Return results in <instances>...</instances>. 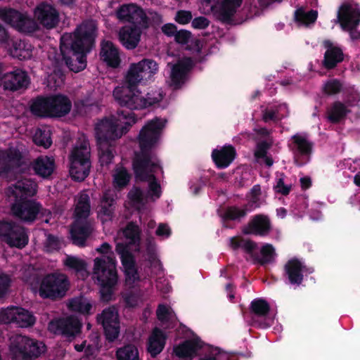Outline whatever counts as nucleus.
Returning <instances> with one entry per match:
<instances>
[{
  "label": "nucleus",
  "mask_w": 360,
  "mask_h": 360,
  "mask_svg": "<svg viewBox=\"0 0 360 360\" xmlns=\"http://www.w3.org/2000/svg\"><path fill=\"white\" fill-rule=\"evenodd\" d=\"M167 120L155 117L148 121L140 130L138 142L140 150L135 153L132 168L136 180L146 182L154 178L155 173L164 171L155 149L160 140Z\"/></svg>",
  "instance_id": "obj_1"
},
{
  "label": "nucleus",
  "mask_w": 360,
  "mask_h": 360,
  "mask_svg": "<svg viewBox=\"0 0 360 360\" xmlns=\"http://www.w3.org/2000/svg\"><path fill=\"white\" fill-rule=\"evenodd\" d=\"M96 26L92 20L85 21L75 32L65 33L60 37L61 63L64 62L70 71L79 72L86 66V53L95 43Z\"/></svg>",
  "instance_id": "obj_2"
},
{
  "label": "nucleus",
  "mask_w": 360,
  "mask_h": 360,
  "mask_svg": "<svg viewBox=\"0 0 360 360\" xmlns=\"http://www.w3.org/2000/svg\"><path fill=\"white\" fill-rule=\"evenodd\" d=\"M96 251L102 255L94 259V275L100 285V298L102 302H108L115 300V292L118 281L117 260L112 246L107 242L103 243Z\"/></svg>",
  "instance_id": "obj_3"
},
{
  "label": "nucleus",
  "mask_w": 360,
  "mask_h": 360,
  "mask_svg": "<svg viewBox=\"0 0 360 360\" xmlns=\"http://www.w3.org/2000/svg\"><path fill=\"white\" fill-rule=\"evenodd\" d=\"M136 120L134 112L118 109L116 115L104 117L96 124V142L114 143L115 140L127 134Z\"/></svg>",
  "instance_id": "obj_4"
},
{
  "label": "nucleus",
  "mask_w": 360,
  "mask_h": 360,
  "mask_svg": "<svg viewBox=\"0 0 360 360\" xmlns=\"http://www.w3.org/2000/svg\"><path fill=\"white\" fill-rule=\"evenodd\" d=\"M113 96L122 107H126L129 111L147 108L159 103L163 98L162 91L157 89H151L143 96L138 88H115Z\"/></svg>",
  "instance_id": "obj_5"
},
{
  "label": "nucleus",
  "mask_w": 360,
  "mask_h": 360,
  "mask_svg": "<svg viewBox=\"0 0 360 360\" xmlns=\"http://www.w3.org/2000/svg\"><path fill=\"white\" fill-rule=\"evenodd\" d=\"M158 71V64L153 59L143 58L138 63H132L124 77L123 85L120 88L135 89L139 84H146L153 80Z\"/></svg>",
  "instance_id": "obj_6"
},
{
  "label": "nucleus",
  "mask_w": 360,
  "mask_h": 360,
  "mask_svg": "<svg viewBox=\"0 0 360 360\" xmlns=\"http://www.w3.org/2000/svg\"><path fill=\"white\" fill-rule=\"evenodd\" d=\"M41 342L22 335H15L11 339L9 346L13 360H33L44 351Z\"/></svg>",
  "instance_id": "obj_7"
},
{
  "label": "nucleus",
  "mask_w": 360,
  "mask_h": 360,
  "mask_svg": "<svg viewBox=\"0 0 360 360\" xmlns=\"http://www.w3.org/2000/svg\"><path fill=\"white\" fill-rule=\"evenodd\" d=\"M70 285L69 279L65 274L57 272L49 274L42 279L39 294L44 299L61 300L66 295Z\"/></svg>",
  "instance_id": "obj_8"
},
{
  "label": "nucleus",
  "mask_w": 360,
  "mask_h": 360,
  "mask_svg": "<svg viewBox=\"0 0 360 360\" xmlns=\"http://www.w3.org/2000/svg\"><path fill=\"white\" fill-rule=\"evenodd\" d=\"M70 161V176L75 181H83L89 176L91 168L90 151L85 142L73 148Z\"/></svg>",
  "instance_id": "obj_9"
},
{
  "label": "nucleus",
  "mask_w": 360,
  "mask_h": 360,
  "mask_svg": "<svg viewBox=\"0 0 360 360\" xmlns=\"http://www.w3.org/2000/svg\"><path fill=\"white\" fill-rule=\"evenodd\" d=\"M0 238L9 247L21 250L29 243L28 230L13 221H0Z\"/></svg>",
  "instance_id": "obj_10"
},
{
  "label": "nucleus",
  "mask_w": 360,
  "mask_h": 360,
  "mask_svg": "<svg viewBox=\"0 0 360 360\" xmlns=\"http://www.w3.org/2000/svg\"><path fill=\"white\" fill-rule=\"evenodd\" d=\"M11 204L13 216L25 223L34 222L42 207L41 204L35 200L22 198L8 199Z\"/></svg>",
  "instance_id": "obj_11"
},
{
  "label": "nucleus",
  "mask_w": 360,
  "mask_h": 360,
  "mask_svg": "<svg viewBox=\"0 0 360 360\" xmlns=\"http://www.w3.org/2000/svg\"><path fill=\"white\" fill-rule=\"evenodd\" d=\"M0 19L20 32L33 33L38 30L34 20L13 8H0Z\"/></svg>",
  "instance_id": "obj_12"
},
{
  "label": "nucleus",
  "mask_w": 360,
  "mask_h": 360,
  "mask_svg": "<svg viewBox=\"0 0 360 360\" xmlns=\"http://www.w3.org/2000/svg\"><path fill=\"white\" fill-rule=\"evenodd\" d=\"M338 19L343 30L349 32L353 41L360 40V30L356 27L360 24V10L349 4H343L339 8Z\"/></svg>",
  "instance_id": "obj_13"
},
{
  "label": "nucleus",
  "mask_w": 360,
  "mask_h": 360,
  "mask_svg": "<svg viewBox=\"0 0 360 360\" xmlns=\"http://www.w3.org/2000/svg\"><path fill=\"white\" fill-rule=\"evenodd\" d=\"M314 271L313 267L307 266L297 257L288 260L283 267V277L287 283L300 286L304 281V277Z\"/></svg>",
  "instance_id": "obj_14"
},
{
  "label": "nucleus",
  "mask_w": 360,
  "mask_h": 360,
  "mask_svg": "<svg viewBox=\"0 0 360 360\" xmlns=\"http://www.w3.org/2000/svg\"><path fill=\"white\" fill-rule=\"evenodd\" d=\"M117 18L122 22H128L132 27L148 28L149 18L143 9L136 4H123L116 12Z\"/></svg>",
  "instance_id": "obj_15"
},
{
  "label": "nucleus",
  "mask_w": 360,
  "mask_h": 360,
  "mask_svg": "<svg viewBox=\"0 0 360 360\" xmlns=\"http://www.w3.org/2000/svg\"><path fill=\"white\" fill-rule=\"evenodd\" d=\"M98 323L101 324L104 330V334L108 342L115 341L120 334V321L117 308L110 306L104 309L96 316Z\"/></svg>",
  "instance_id": "obj_16"
},
{
  "label": "nucleus",
  "mask_w": 360,
  "mask_h": 360,
  "mask_svg": "<svg viewBox=\"0 0 360 360\" xmlns=\"http://www.w3.org/2000/svg\"><path fill=\"white\" fill-rule=\"evenodd\" d=\"M292 143L288 145L293 155L294 163L297 167H302L310 160L313 152L314 143L299 134L291 136Z\"/></svg>",
  "instance_id": "obj_17"
},
{
  "label": "nucleus",
  "mask_w": 360,
  "mask_h": 360,
  "mask_svg": "<svg viewBox=\"0 0 360 360\" xmlns=\"http://www.w3.org/2000/svg\"><path fill=\"white\" fill-rule=\"evenodd\" d=\"M115 251L120 256L127 281H130L133 283L139 281L140 280V276L139 274L136 258L130 251L129 245L127 243H118L116 244Z\"/></svg>",
  "instance_id": "obj_18"
},
{
  "label": "nucleus",
  "mask_w": 360,
  "mask_h": 360,
  "mask_svg": "<svg viewBox=\"0 0 360 360\" xmlns=\"http://www.w3.org/2000/svg\"><path fill=\"white\" fill-rule=\"evenodd\" d=\"M82 326V323L77 317L70 316L50 321L49 329L56 335L74 338L81 333Z\"/></svg>",
  "instance_id": "obj_19"
},
{
  "label": "nucleus",
  "mask_w": 360,
  "mask_h": 360,
  "mask_svg": "<svg viewBox=\"0 0 360 360\" xmlns=\"http://www.w3.org/2000/svg\"><path fill=\"white\" fill-rule=\"evenodd\" d=\"M34 13L39 25L46 30L55 28L59 23V12L54 6L49 3L39 4L36 6Z\"/></svg>",
  "instance_id": "obj_20"
},
{
  "label": "nucleus",
  "mask_w": 360,
  "mask_h": 360,
  "mask_svg": "<svg viewBox=\"0 0 360 360\" xmlns=\"http://www.w3.org/2000/svg\"><path fill=\"white\" fill-rule=\"evenodd\" d=\"M94 231L93 220L75 219L70 226V234L73 245L84 247Z\"/></svg>",
  "instance_id": "obj_21"
},
{
  "label": "nucleus",
  "mask_w": 360,
  "mask_h": 360,
  "mask_svg": "<svg viewBox=\"0 0 360 360\" xmlns=\"http://www.w3.org/2000/svg\"><path fill=\"white\" fill-rule=\"evenodd\" d=\"M272 229L271 221L268 215L257 214L251 217L246 225L242 228L245 235L266 236Z\"/></svg>",
  "instance_id": "obj_22"
},
{
  "label": "nucleus",
  "mask_w": 360,
  "mask_h": 360,
  "mask_svg": "<svg viewBox=\"0 0 360 360\" xmlns=\"http://www.w3.org/2000/svg\"><path fill=\"white\" fill-rule=\"evenodd\" d=\"M193 67L191 58L184 57L179 59L173 65L171 70L170 79L172 86L175 89H179L186 82L191 70Z\"/></svg>",
  "instance_id": "obj_23"
},
{
  "label": "nucleus",
  "mask_w": 360,
  "mask_h": 360,
  "mask_svg": "<svg viewBox=\"0 0 360 360\" xmlns=\"http://www.w3.org/2000/svg\"><path fill=\"white\" fill-rule=\"evenodd\" d=\"M37 191V184L30 179H22L14 185L10 186L6 191L8 199L22 198H30Z\"/></svg>",
  "instance_id": "obj_24"
},
{
  "label": "nucleus",
  "mask_w": 360,
  "mask_h": 360,
  "mask_svg": "<svg viewBox=\"0 0 360 360\" xmlns=\"http://www.w3.org/2000/svg\"><path fill=\"white\" fill-rule=\"evenodd\" d=\"M322 45L326 49L322 65L327 70H333L344 60L343 51L341 47L334 45L330 39H325Z\"/></svg>",
  "instance_id": "obj_25"
},
{
  "label": "nucleus",
  "mask_w": 360,
  "mask_h": 360,
  "mask_svg": "<svg viewBox=\"0 0 360 360\" xmlns=\"http://www.w3.org/2000/svg\"><path fill=\"white\" fill-rule=\"evenodd\" d=\"M1 81L4 89L11 91L27 88L29 84L27 73L20 69L4 74Z\"/></svg>",
  "instance_id": "obj_26"
},
{
  "label": "nucleus",
  "mask_w": 360,
  "mask_h": 360,
  "mask_svg": "<svg viewBox=\"0 0 360 360\" xmlns=\"http://www.w3.org/2000/svg\"><path fill=\"white\" fill-rule=\"evenodd\" d=\"M243 0H221L218 8L214 10L216 18L224 24H232L233 17Z\"/></svg>",
  "instance_id": "obj_27"
},
{
  "label": "nucleus",
  "mask_w": 360,
  "mask_h": 360,
  "mask_svg": "<svg viewBox=\"0 0 360 360\" xmlns=\"http://www.w3.org/2000/svg\"><path fill=\"white\" fill-rule=\"evenodd\" d=\"M212 159L218 169L227 168L236 157V148L231 145H225L220 149H214Z\"/></svg>",
  "instance_id": "obj_28"
},
{
  "label": "nucleus",
  "mask_w": 360,
  "mask_h": 360,
  "mask_svg": "<svg viewBox=\"0 0 360 360\" xmlns=\"http://www.w3.org/2000/svg\"><path fill=\"white\" fill-rule=\"evenodd\" d=\"M51 118L63 117L70 112L72 102L65 95L61 94L50 95Z\"/></svg>",
  "instance_id": "obj_29"
},
{
  "label": "nucleus",
  "mask_w": 360,
  "mask_h": 360,
  "mask_svg": "<svg viewBox=\"0 0 360 360\" xmlns=\"http://www.w3.org/2000/svg\"><path fill=\"white\" fill-rule=\"evenodd\" d=\"M100 58L108 67L117 68L120 66L121 59L118 49L110 41H103L101 44Z\"/></svg>",
  "instance_id": "obj_30"
},
{
  "label": "nucleus",
  "mask_w": 360,
  "mask_h": 360,
  "mask_svg": "<svg viewBox=\"0 0 360 360\" xmlns=\"http://www.w3.org/2000/svg\"><path fill=\"white\" fill-rule=\"evenodd\" d=\"M142 27L125 26L119 33V39L124 47L128 50L134 49L141 39Z\"/></svg>",
  "instance_id": "obj_31"
},
{
  "label": "nucleus",
  "mask_w": 360,
  "mask_h": 360,
  "mask_svg": "<svg viewBox=\"0 0 360 360\" xmlns=\"http://www.w3.org/2000/svg\"><path fill=\"white\" fill-rule=\"evenodd\" d=\"M49 96H37L30 101V111L39 118H51Z\"/></svg>",
  "instance_id": "obj_32"
},
{
  "label": "nucleus",
  "mask_w": 360,
  "mask_h": 360,
  "mask_svg": "<svg viewBox=\"0 0 360 360\" xmlns=\"http://www.w3.org/2000/svg\"><path fill=\"white\" fill-rule=\"evenodd\" d=\"M198 339L186 340L173 348V353L179 359H191L197 352L202 348Z\"/></svg>",
  "instance_id": "obj_33"
},
{
  "label": "nucleus",
  "mask_w": 360,
  "mask_h": 360,
  "mask_svg": "<svg viewBox=\"0 0 360 360\" xmlns=\"http://www.w3.org/2000/svg\"><path fill=\"white\" fill-rule=\"evenodd\" d=\"M166 338L161 329H153L147 342V351L151 357L155 358L162 352L166 344Z\"/></svg>",
  "instance_id": "obj_34"
},
{
  "label": "nucleus",
  "mask_w": 360,
  "mask_h": 360,
  "mask_svg": "<svg viewBox=\"0 0 360 360\" xmlns=\"http://www.w3.org/2000/svg\"><path fill=\"white\" fill-rule=\"evenodd\" d=\"M115 200L110 192L105 191L101 198L98 215L103 223L112 220L115 210Z\"/></svg>",
  "instance_id": "obj_35"
},
{
  "label": "nucleus",
  "mask_w": 360,
  "mask_h": 360,
  "mask_svg": "<svg viewBox=\"0 0 360 360\" xmlns=\"http://www.w3.org/2000/svg\"><path fill=\"white\" fill-rule=\"evenodd\" d=\"M32 169L39 176L49 178L55 169L54 159L48 156H39L33 162Z\"/></svg>",
  "instance_id": "obj_36"
},
{
  "label": "nucleus",
  "mask_w": 360,
  "mask_h": 360,
  "mask_svg": "<svg viewBox=\"0 0 360 360\" xmlns=\"http://www.w3.org/2000/svg\"><path fill=\"white\" fill-rule=\"evenodd\" d=\"M351 112L347 106L340 101L333 102L327 111V119L332 124H338L344 120Z\"/></svg>",
  "instance_id": "obj_37"
},
{
  "label": "nucleus",
  "mask_w": 360,
  "mask_h": 360,
  "mask_svg": "<svg viewBox=\"0 0 360 360\" xmlns=\"http://www.w3.org/2000/svg\"><path fill=\"white\" fill-rule=\"evenodd\" d=\"M141 230L136 222L129 221L123 229L124 236L129 240L127 243L130 245L135 246V252H139L141 249Z\"/></svg>",
  "instance_id": "obj_38"
},
{
  "label": "nucleus",
  "mask_w": 360,
  "mask_h": 360,
  "mask_svg": "<svg viewBox=\"0 0 360 360\" xmlns=\"http://www.w3.org/2000/svg\"><path fill=\"white\" fill-rule=\"evenodd\" d=\"M91 212L90 198L86 193L79 195L75 210V219L91 220L89 218Z\"/></svg>",
  "instance_id": "obj_39"
},
{
  "label": "nucleus",
  "mask_w": 360,
  "mask_h": 360,
  "mask_svg": "<svg viewBox=\"0 0 360 360\" xmlns=\"http://www.w3.org/2000/svg\"><path fill=\"white\" fill-rule=\"evenodd\" d=\"M99 162L102 166L110 165L115 157L114 143L97 142Z\"/></svg>",
  "instance_id": "obj_40"
},
{
  "label": "nucleus",
  "mask_w": 360,
  "mask_h": 360,
  "mask_svg": "<svg viewBox=\"0 0 360 360\" xmlns=\"http://www.w3.org/2000/svg\"><path fill=\"white\" fill-rule=\"evenodd\" d=\"M68 308L72 311L88 315L91 314L92 304L86 297L79 296L75 297L69 301Z\"/></svg>",
  "instance_id": "obj_41"
},
{
  "label": "nucleus",
  "mask_w": 360,
  "mask_h": 360,
  "mask_svg": "<svg viewBox=\"0 0 360 360\" xmlns=\"http://www.w3.org/2000/svg\"><path fill=\"white\" fill-rule=\"evenodd\" d=\"M11 55L20 60H27L32 56V51L27 47V44L22 40H16L13 42L10 49Z\"/></svg>",
  "instance_id": "obj_42"
},
{
  "label": "nucleus",
  "mask_w": 360,
  "mask_h": 360,
  "mask_svg": "<svg viewBox=\"0 0 360 360\" xmlns=\"http://www.w3.org/2000/svg\"><path fill=\"white\" fill-rule=\"evenodd\" d=\"M16 310V320L14 323L19 327L27 328L32 326L35 323L36 319L30 311L20 307H17Z\"/></svg>",
  "instance_id": "obj_43"
},
{
  "label": "nucleus",
  "mask_w": 360,
  "mask_h": 360,
  "mask_svg": "<svg viewBox=\"0 0 360 360\" xmlns=\"http://www.w3.org/2000/svg\"><path fill=\"white\" fill-rule=\"evenodd\" d=\"M250 309L257 319L265 318L270 311V305L265 300L256 298L251 302Z\"/></svg>",
  "instance_id": "obj_44"
},
{
  "label": "nucleus",
  "mask_w": 360,
  "mask_h": 360,
  "mask_svg": "<svg viewBox=\"0 0 360 360\" xmlns=\"http://www.w3.org/2000/svg\"><path fill=\"white\" fill-rule=\"evenodd\" d=\"M131 179V174L125 167L117 169L113 174L112 184L117 191H122L129 184Z\"/></svg>",
  "instance_id": "obj_45"
},
{
  "label": "nucleus",
  "mask_w": 360,
  "mask_h": 360,
  "mask_svg": "<svg viewBox=\"0 0 360 360\" xmlns=\"http://www.w3.org/2000/svg\"><path fill=\"white\" fill-rule=\"evenodd\" d=\"M344 91V82L339 79H329L322 86V92L328 96L338 95Z\"/></svg>",
  "instance_id": "obj_46"
},
{
  "label": "nucleus",
  "mask_w": 360,
  "mask_h": 360,
  "mask_svg": "<svg viewBox=\"0 0 360 360\" xmlns=\"http://www.w3.org/2000/svg\"><path fill=\"white\" fill-rule=\"evenodd\" d=\"M318 17V12L315 10H310L309 11L305 12L303 9L299 8L295 12V20L297 22L309 25L314 24Z\"/></svg>",
  "instance_id": "obj_47"
},
{
  "label": "nucleus",
  "mask_w": 360,
  "mask_h": 360,
  "mask_svg": "<svg viewBox=\"0 0 360 360\" xmlns=\"http://www.w3.org/2000/svg\"><path fill=\"white\" fill-rule=\"evenodd\" d=\"M116 356L117 360H139L138 349L131 344L118 349Z\"/></svg>",
  "instance_id": "obj_48"
},
{
  "label": "nucleus",
  "mask_w": 360,
  "mask_h": 360,
  "mask_svg": "<svg viewBox=\"0 0 360 360\" xmlns=\"http://www.w3.org/2000/svg\"><path fill=\"white\" fill-rule=\"evenodd\" d=\"M34 143L44 148H48L52 143L50 131L46 129H37L33 136Z\"/></svg>",
  "instance_id": "obj_49"
},
{
  "label": "nucleus",
  "mask_w": 360,
  "mask_h": 360,
  "mask_svg": "<svg viewBox=\"0 0 360 360\" xmlns=\"http://www.w3.org/2000/svg\"><path fill=\"white\" fill-rule=\"evenodd\" d=\"M262 257L257 259L259 264L264 266L266 264L271 263L274 258L275 249L271 244H265L263 245L260 250Z\"/></svg>",
  "instance_id": "obj_50"
},
{
  "label": "nucleus",
  "mask_w": 360,
  "mask_h": 360,
  "mask_svg": "<svg viewBox=\"0 0 360 360\" xmlns=\"http://www.w3.org/2000/svg\"><path fill=\"white\" fill-rule=\"evenodd\" d=\"M245 216V211H244L243 208H239L236 206H231L227 207L222 218L224 221H235L240 220Z\"/></svg>",
  "instance_id": "obj_51"
},
{
  "label": "nucleus",
  "mask_w": 360,
  "mask_h": 360,
  "mask_svg": "<svg viewBox=\"0 0 360 360\" xmlns=\"http://www.w3.org/2000/svg\"><path fill=\"white\" fill-rule=\"evenodd\" d=\"M17 307L10 306L7 308H2L0 309V323H14L16 320L15 312Z\"/></svg>",
  "instance_id": "obj_52"
},
{
  "label": "nucleus",
  "mask_w": 360,
  "mask_h": 360,
  "mask_svg": "<svg viewBox=\"0 0 360 360\" xmlns=\"http://www.w3.org/2000/svg\"><path fill=\"white\" fill-rule=\"evenodd\" d=\"M64 264L67 267L77 272L84 271L86 267V264L83 259L73 256H68Z\"/></svg>",
  "instance_id": "obj_53"
},
{
  "label": "nucleus",
  "mask_w": 360,
  "mask_h": 360,
  "mask_svg": "<svg viewBox=\"0 0 360 360\" xmlns=\"http://www.w3.org/2000/svg\"><path fill=\"white\" fill-rule=\"evenodd\" d=\"M127 197L134 205H141L143 203V193L139 187L134 186L129 191Z\"/></svg>",
  "instance_id": "obj_54"
},
{
  "label": "nucleus",
  "mask_w": 360,
  "mask_h": 360,
  "mask_svg": "<svg viewBox=\"0 0 360 360\" xmlns=\"http://www.w3.org/2000/svg\"><path fill=\"white\" fill-rule=\"evenodd\" d=\"M283 176L284 174L282 173L281 177L276 179V184L274 186V190L276 193L288 195L292 189V186L284 184Z\"/></svg>",
  "instance_id": "obj_55"
},
{
  "label": "nucleus",
  "mask_w": 360,
  "mask_h": 360,
  "mask_svg": "<svg viewBox=\"0 0 360 360\" xmlns=\"http://www.w3.org/2000/svg\"><path fill=\"white\" fill-rule=\"evenodd\" d=\"M272 143L267 141H262L257 143L255 151V157L257 159H261L266 157L268 150L271 147Z\"/></svg>",
  "instance_id": "obj_56"
},
{
  "label": "nucleus",
  "mask_w": 360,
  "mask_h": 360,
  "mask_svg": "<svg viewBox=\"0 0 360 360\" xmlns=\"http://www.w3.org/2000/svg\"><path fill=\"white\" fill-rule=\"evenodd\" d=\"M193 18L191 11L186 10H179L176 11L174 18L175 21L180 25H186L189 23Z\"/></svg>",
  "instance_id": "obj_57"
},
{
  "label": "nucleus",
  "mask_w": 360,
  "mask_h": 360,
  "mask_svg": "<svg viewBox=\"0 0 360 360\" xmlns=\"http://www.w3.org/2000/svg\"><path fill=\"white\" fill-rule=\"evenodd\" d=\"M44 247L47 252H53L54 250H59L60 242L58 237L51 233L48 234L44 243Z\"/></svg>",
  "instance_id": "obj_58"
},
{
  "label": "nucleus",
  "mask_w": 360,
  "mask_h": 360,
  "mask_svg": "<svg viewBox=\"0 0 360 360\" xmlns=\"http://www.w3.org/2000/svg\"><path fill=\"white\" fill-rule=\"evenodd\" d=\"M192 33L190 31L181 30L174 34V39L176 43L184 45L189 42Z\"/></svg>",
  "instance_id": "obj_59"
},
{
  "label": "nucleus",
  "mask_w": 360,
  "mask_h": 360,
  "mask_svg": "<svg viewBox=\"0 0 360 360\" xmlns=\"http://www.w3.org/2000/svg\"><path fill=\"white\" fill-rule=\"evenodd\" d=\"M11 282V278L8 275H0V299L7 293Z\"/></svg>",
  "instance_id": "obj_60"
},
{
  "label": "nucleus",
  "mask_w": 360,
  "mask_h": 360,
  "mask_svg": "<svg viewBox=\"0 0 360 360\" xmlns=\"http://www.w3.org/2000/svg\"><path fill=\"white\" fill-rule=\"evenodd\" d=\"M148 184L149 191L152 193V195L159 198L161 195V188L160 184L158 182L157 178L154 176V178H150Z\"/></svg>",
  "instance_id": "obj_61"
},
{
  "label": "nucleus",
  "mask_w": 360,
  "mask_h": 360,
  "mask_svg": "<svg viewBox=\"0 0 360 360\" xmlns=\"http://www.w3.org/2000/svg\"><path fill=\"white\" fill-rule=\"evenodd\" d=\"M170 311L168 307L162 304L158 305L156 314L160 321H168Z\"/></svg>",
  "instance_id": "obj_62"
},
{
  "label": "nucleus",
  "mask_w": 360,
  "mask_h": 360,
  "mask_svg": "<svg viewBox=\"0 0 360 360\" xmlns=\"http://www.w3.org/2000/svg\"><path fill=\"white\" fill-rule=\"evenodd\" d=\"M209 25L210 20L204 16L195 18L192 20V27L195 29H205L209 26Z\"/></svg>",
  "instance_id": "obj_63"
},
{
  "label": "nucleus",
  "mask_w": 360,
  "mask_h": 360,
  "mask_svg": "<svg viewBox=\"0 0 360 360\" xmlns=\"http://www.w3.org/2000/svg\"><path fill=\"white\" fill-rule=\"evenodd\" d=\"M124 303L128 307H135L138 304V296L134 292H130L123 296Z\"/></svg>",
  "instance_id": "obj_64"
}]
</instances>
